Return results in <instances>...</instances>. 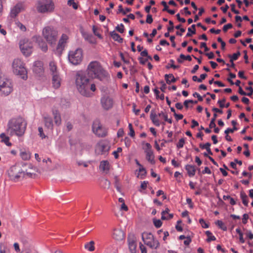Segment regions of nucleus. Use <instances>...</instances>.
I'll use <instances>...</instances> for the list:
<instances>
[{
	"label": "nucleus",
	"mask_w": 253,
	"mask_h": 253,
	"mask_svg": "<svg viewBox=\"0 0 253 253\" xmlns=\"http://www.w3.org/2000/svg\"><path fill=\"white\" fill-rule=\"evenodd\" d=\"M211 143L209 142H207L206 144H200L199 146L202 149H206L207 150L209 147H210L211 146Z\"/></svg>",
	"instance_id": "52"
},
{
	"label": "nucleus",
	"mask_w": 253,
	"mask_h": 253,
	"mask_svg": "<svg viewBox=\"0 0 253 253\" xmlns=\"http://www.w3.org/2000/svg\"><path fill=\"white\" fill-rule=\"evenodd\" d=\"M42 35L48 43L53 44L57 41L58 33L53 28L47 26L43 28Z\"/></svg>",
	"instance_id": "8"
},
{
	"label": "nucleus",
	"mask_w": 253,
	"mask_h": 253,
	"mask_svg": "<svg viewBox=\"0 0 253 253\" xmlns=\"http://www.w3.org/2000/svg\"><path fill=\"white\" fill-rule=\"evenodd\" d=\"M101 103L104 109L109 110L113 107V100L108 96H104L101 98Z\"/></svg>",
	"instance_id": "18"
},
{
	"label": "nucleus",
	"mask_w": 253,
	"mask_h": 253,
	"mask_svg": "<svg viewBox=\"0 0 253 253\" xmlns=\"http://www.w3.org/2000/svg\"><path fill=\"white\" fill-rule=\"evenodd\" d=\"M116 29L119 32L121 33L124 32V26L123 24H121L120 25H118Z\"/></svg>",
	"instance_id": "53"
},
{
	"label": "nucleus",
	"mask_w": 253,
	"mask_h": 253,
	"mask_svg": "<svg viewBox=\"0 0 253 253\" xmlns=\"http://www.w3.org/2000/svg\"><path fill=\"white\" fill-rule=\"evenodd\" d=\"M139 172L140 173L138 174V175H140L141 178H142V177L145 176L146 174V170L143 167L139 168ZM138 176H139V175H138Z\"/></svg>",
	"instance_id": "45"
},
{
	"label": "nucleus",
	"mask_w": 253,
	"mask_h": 253,
	"mask_svg": "<svg viewBox=\"0 0 253 253\" xmlns=\"http://www.w3.org/2000/svg\"><path fill=\"white\" fill-rule=\"evenodd\" d=\"M68 40V37L66 34H63L59 40V42L57 46L56 50L55 51V54L58 55H60L62 54L63 50H64L67 40Z\"/></svg>",
	"instance_id": "15"
},
{
	"label": "nucleus",
	"mask_w": 253,
	"mask_h": 253,
	"mask_svg": "<svg viewBox=\"0 0 253 253\" xmlns=\"http://www.w3.org/2000/svg\"><path fill=\"white\" fill-rule=\"evenodd\" d=\"M170 64H169L168 65H167L166 68L167 69H169V68H172L174 69H177L179 68L178 66L175 65L174 64V61L173 59H171L169 61Z\"/></svg>",
	"instance_id": "41"
},
{
	"label": "nucleus",
	"mask_w": 253,
	"mask_h": 253,
	"mask_svg": "<svg viewBox=\"0 0 253 253\" xmlns=\"http://www.w3.org/2000/svg\"><path fill=\"white\" fill-rule=\"evenodd\" d=\"M154 224L157 228H160L162 225V222L159 219L155 220H154Z\"/></svg>",
	"instance_id": "58"
},
{
	"label": "nucleus",
	"mask_w": 253,
	"mask_h": 253,
	"mask_svg": "<svg viewBox=\"0 0 253 253\" xmlns=\"http://www.w3.org/2000/svg\"><path fill=\"white\" fill-rule=\"evenodd\" d=\"M27 122L22 117L11 119L8 123L7 132L10 135L22 136L25 133Z\"/></svg>",
	"instance_id": "2"
},
{
	"label": "nucleus",
	"mask_w": 253,
	"mask_h": 253,
	"mask_svg": "<svg viewBox=\"0 0 253 253\" xmlns=\"http://www.w3.org/2000/svg\"><path fill=\"white\" fill-rule=\"evenodd\" d=\"M179 57H180V58H181L182 59L186 60L189 61H191L192 60V58L190 55L185 56L183 54H181L180 55Z\"/></svg>",
	"instance_id": "56"
},
{
	"label": "nucleus",
	"mask_w": 253,
	"mask_h": 253,
	"mask_svg": "<svg viewBox=\"0 0 253 253\" xmlns=\"http://www.w3.org/2000/svg\"><path fill=\"white\" fill-rule=\"evenodd\" d=\"M12 70L14 74L26 80L28 78L27 71L23 61L19 59H14L12 63Z\"/></svg>",
	"instance_id": "5"
},
{
	"label": "nucleus",
	"mask_w": 253,
	"mask_h": 253,
	"mask_svg": "<svg viewBox=\"0 0 253 253\" xmlns=\"http://www.w3.org/2000/svg\"><path fill=\"white\" fill-rule=\"evenodd\" d=\"M232 28V25L230 23L224 25L223 27V31L226 32L228 29Z\"/></svg>",
	"instance_id": "62"
},
{
	"label": "nucleus",
	"mask_w": 253,
	"mask_h": 253,
	"mask_svg": "<svg viewBox=\"0 0 253 253\" xmlns=\"http://www.w3.org/2000/svg\"><path fill=\"white\" fill-rule=\"evenodd\" d=\"M215 224L223 231L227 230V227L221 220H217L215 222Z\"/></svg>",
	"instance_id": "38"
},
{
	"label": "nucleus",
	"mask_w": 253,
	"mask_h": 253,
	"mask_svg": "<svg viewBox=\"0 0 253 253\" xmlns=\"http://www.w3.org/2000/svg\"><path fill=\"white\" fill-rule=\"evenodd\" d=\"M146 23H147L148 24H151L152 23V22H153V18H152V16L151 15L148 14L147 15V18H146Z\"/></svg>",
	"instance_id": "64"
},
{
	"label": "nucleus",
	"mask_w": 253,
	"mask_h": 253,
	"mask_svg": "<svg viewBox=\"0 0 253 253\" xmlns=\"http://www.w3.org/2000/svg\"><path fill=\"white\" fill-rule=\"evenodd\" d=\"M32 40L33 41L38 43L40 47L43 51L46 52L47 50V45L46 43L42 41L41 37L38 36H34Z\"/></svg>",
	"instance_id": "19"
},
{
	"label": "nucleus",
	"mask_w": 253,
	"mask_h": 253,
	"mask_svg": "<svg viewBox=\"0 0 253 253\" xmlns=\"http://www.w3.org/2000/svg\"><path fill=\"white\" fill-rule=\"evenodd\" d=\"M38 130H39V135L40 136V137L43 139V138H45L46 137V136L44 135V133H43V129L42 127H39L38 128Z\"/></svg>",
	"instance_id": "57"
},
{
	"label": "nucleus",
	"mask_w": 253,
	"mask_h": 253,
	"mask_svg": "<svg viewBox=\"0 0 253 253\" xmlns=\"http://www.w3.org/2000/svg\"><path fill=\"white\" fill-rule=\"evenodd\" d=\"M237 129L238 128L236 126H234L232 128H228L225 130L224 132L226 134H228L229 133H233L234 131L237 130Z\"/></svg>",
	"instance_id": "55"
},
{
	"label": "nucleus",
	"mask_w": 253,
	"mask_h": 253,
	"mask_svg": "<svg viewBox=\"0 0 253 253\" xmlns=\"http://www.w3.org/2000/svg\"><path fill=\"white\" fill-rule=\"evenodd\" d=\"M166 132L168 133V137L170 139L168 140H163L164 141V143H168V142H172V139H171V137L173 135L172 132L167 130Z\"/></svg>",
	"instance_id": "46"
},
{
	"label": "nucleus",
	"mask_w": 253,
	"mask_h": 253,
	"mask_svg": "<svg viewBox=\"0 0 253 253\" xmlns=\"http://www.w3.org/2000/svg\"><path fill=\"white\" fill-rule=\"evenodd\" d=\"M75 84L80 93L85 97H91L96 90L95 84L82 72H78L76 74Z\"/></svg>",
	"instance_id": "1"
},
{
	"label": "nucleus",
	"mask_w": 253,
	"mask_h": 253,
	"mask_svg": "<svg viewBox=\"0 0 253 253\" xmlns=\"http://www.w3.org/2000/svg\"><path fill=\"white\" fill-rule=\"evenodd\" d=\"M139 248L141 251V253H147L146 247L141 243H139Z\"/></svg>",
	"instance_id": "59"
},
{
	"label": "nucleus",
	"mask_w": 253,
	"mask_h": 253,
	"mask_svg": "<svg viewBox=\"0 0 253 253\" xmlns=\"http://www.w3.org/2000/svg\"><path fill=\"white\" fill-rule=\"evenodd\" d=\"M7 173L9 178L14 182L19 181L21 178L25 176V171L18 164L11 167L8 170Z\"/></svg>",
	"instance_id": "7"
},
{
	"label": "nucleus",
	"mask_w": 253,
	"mask_h": 253,
	"mask_svg": "<svg viewBox=\"0 0 253 253\" xmlns=\"http://www.w3.org/2000/svg\"><path fill=\"white\" fill-rule=\"evenodd\" d=\"M122 151V149L121 147H118L116 151H115L113 152V155L114 156L115 159H118L119 157L118 153H120Z\"/></svg>",
	"instance_id": "49"
},
{
	"label": "nucleus",
	"mask_w": 253,
	"mask_h": 253,
	"mask_svg": "<svg viewBox=\"0 0 253 253\" xmlns=\"http://www.w3.org/2000/svg\"><path fill=\"white\" fill-rule=\"evenodd\" d=\"M52 116L54 118V122L57 126H59L61 124V118L59 111L55 109L52 111Z\"/></svg>",
	"instance_id": "22"
},
{
	"label": "nucleus",
	"mask_w": 253,
	"mask_h": 253,
	"mask_svg": "<svg viewBox=\"0 0 253 253\" xmlns=\"http://www.w3.org/2000/svg\"><path fill=\"white\" fill-rule=\"evenodd\" d=\"M33 71L38 75H41L43 71V64L41 61H37L34 63Z\"/></svg>",
	"instance_id": "21"
},
{
	"label": "nucleus",
	"mask_w": 253,
	"mask_h": 253,
	"mask_svg": "<svg viewBox=\"0 0 253 253\" xmlns=\"http://www.w3.org/2000/svg\"><path fill=\"white\" fill-rule=\"evenodd\" d=\"M0 137L1 139V141L4 142L7 146L11 145V143L9 142V137L6 136L4 133H2L0 134Z\"/></svg>",
	"instance_id": "33"
},
{
	"label": "nucleus",
	"mask_w": 253,
	"mask_h": 253,
	"mask_svg": "<svg viewBox=\"0 0 253 253\" xmlns=\"http://www.w3.org/2000/svg\"><path fill=\"white\" fill-rule=\"evenodd\" d=\"M206 235L208 236V239H207V241L208 242H210L212 241H215L216 240V238L212 235V233L210 231H206L205 232Z\"/></svg>",
	"instance_id": "36"
},
{
	"label": "nucleus",
	"mask_w": 253,
	"mask_h": 253,
	"mask_svg": "<svg viewBox=\"0 0 253 253\" xmlns=\"http://www.w3.org/2000/svg\"><path fill=\"white\" fill-rule=\"evenodd\" d=\"M82 33L83 37L86 41H88L90 43L93 42L92 41V36L91 35L86 32H82Z\"/></svg>",
	"instance_id": "35"
},
{
	"label": "nucleus",
	"mask_w": 253,
	"mask_h": 253,
	"mask_svg": "<svg viewBox=\"0 0 253 253\" xmlns=\"http://www.w3.org/2000/svg\"><path fill=\"white\" fill-rule=\"evenodd\" d=\"M87 72L88 76L90 78L98 79L100 80H103L107 75V73L97 61H92L89 64Z\"/></svg>",
	"instance_id": "3"
},
{
	"label": "nucleus",
	"mask_w": 253,
	"mask_h": 253,
	"mask_svg": "<svg viewBox=\"0 0 253 253\" xmlns=\"http://www.w3.org/2000/svg\"><path fill=\"white\" fill-rule=\"evenodd\" d=\"M20 156L22 160L24 161L29 160L31 156V154L28 150H21L20 152Z\"/></svg>",
	"instance_id": "27"
},
{
	"label": "nucleus",
	"mask_w": 253,
	"mask_h": 253,
	"mask_svg": "<svg viewBox=\"0 0 253 253\" xmlns=\"http://www.w3.org/2000/svg\"><path fill=\"white\" fill-rule=\"evenodd\" d=\"M110 165L107 160L102 161L99 165L100 169L103 171L107 173L110 169Z\"/></svg>",
	"instance_id": "25"
},
{
	"label": "nucleus",
	"mask_w": 253,
	"mask_h": 253,
	"mask_svg": "<svg viewBox=\"0 0 253 253\" xmlns=\"http://www.w3.org/2000/svg\"><path fill=\"white\" fill-rule=\"evenodd\" d=\"M241 53L239 51H238L237 53H234L232 55H229L228 56L230 58V62H232L234 60H236L238 59V57L240 56Z\"/></svg>",
	"instance_id": "39"
},
{
	"label": "nucleus",
	"mask_w": 253,
	"mask_h": 253,
	"mask_svg": "<svg viewBox=\"0 0 253 253\" xmlns=\"http://www.w3.org/2000/svg\"><path fill=\"white\" fill-rule=\"evenodd\" d=\"M94 242L93 241H90L89 243H87L85 245V248L88 250L89 251L92 252L95 249L94 246Z\"/></svg>",
	"instance_id": "37"
},
{
	"label": "nucleus",
	"mask_w": 253,
	"mask_h": 253,
	"mask_svg": "<svg viewBox=\"0 0 253 253\" xmlns=\"http://www.w3.org/2000/svg\"><path fill=\"white\" fill-rule=\"evenodd\" d=\"M127 243L131 253H136V239L133 235H129L127 238Z\"/></svg>",
	"instance_id": "17"
},
{
	"label": "nucleus",
	"mask_w": 253,
	"mask_h": 253,
	"mask_svg": "<svg viewBox=\"0 0 253 253\" xmlns=\"http://www.w3.org/2000/svg\"><path fill=\"white\" fill-rule=\"evenodd\" d=\"M142 239L144 243L152 249H157L160 244L158 240H155L152 234L144 232L142 234Z\"/></svg>",
	"instance_id": "11"
},
{
	"label": "nucleus",
	"mask_w": 253,
	"mask_h": 253,
	"mask_svg": "<svg viewBox=\"0 0 253 253\" xmlns=\"http://www.w3.org/2000/svg\"><path fill=\"white\" fill-rule=\"evenodd\" d=\"M199 223H200L201 226L204 228H208L209 227V224L207 223L203 218H200L199 219Z\"/></svg>",
	"instance_id": "42"
},
{
	"label": "nucleus",
	"mask_w": 253,
	"mask_h": 253,
	"mask_svg": "<svg viewBox=\"0 0 253 253\" xmlns=\"http://www.w3.org/2000/svg\"><path fill=\"white\" fill-rule=\"evenodd\" d=\"M44 126L48 129L52 130L53 128V124L51 117L47 115L44 117Z\"/></svg>",
	"instance_id": "23"
},
{
	"label": "nucleus",
	"mask_w": 253,
	"mask_h": 253,
	"mask_svg": "<svg viewBox=\"0 0 253 253\" xmlns=\"http://www.w3.org/2000/svg\"><path fill=\"white\" fill-rule=\"evenodd\" d=\"M165 78L168 84H170L176 82V79L172 74H166Z\"/></svg>",
	"instance_id": "30"
},
{
	"label": "nucleus",
	"mask_w": 253,
	"mask_h": 253,
	"mask_svg": "<svg viewBox=\"0 0 253 253\" xmlns=\"http://www.w3.org/2000/svg\"><path fill=\"white\" fill-rule=\"evenodd\" d=\"M24 9V4L22 2H19L11 8L10 16L11 18H14L16 17L21 11Z\"/></svg>",
	"instance_id": "16"
},
{
	"label": "nucleus",
	"mask_w": 253,
	"mask_h": 253,
	"mask_svg": "<svg viewBox=\"0 0 253 253\" xmlns=\"http://www.w3.org/2000/svg\"><path fill=\"white\" fill-rule=\"evenodd\" d=\"M36 9L39 13H50L54 12L55 4L52 0H39Z\"/></svg>",
	"instance_id": "6"
},
{
	"label": "nucleus",
	"mask_w": 253,
	"mask_h": 253,
	"mask_svg": "<svg viewBox=\"0 0 253 253\" xmlns=\"http://www.w3.org/2000/svg\"><path fill=\"white\" fill-rule=\"evenodd\" d=\"M249 219V215L247 213H245L243 215L242 222L243 224H245L248 222V219Z\"/></svg>",
	"instance_id": "61"
},
{
	"label": "nucleus",
	"mask_w": 253,
	"mask_h": 253,
	"mask_svg": "<svg viewBox=\"0 0 253 253\" xmlns=\"http://www.w3.org/2000/svg\"><path fill=\"white\" fill-rule=\"evenodd\" d=\"M92 129L93 132L98 137H105L107 135V129L105 127L103 126L98 120L93 122Z\"/></svg>",
	"instance_id": "10"
},
{
	"label": "nucleus",
	"mask_w": 253,
	"mask_h": 253,
	"mask_svg": "<svg viewBox=\"0 0 253 253\" xmlns=\"http://www.w3.org/2000/svg\"><path fill=\"white\" fill-rule=\"evenodd\" d=\"M189 103H195V104H196V103H197V101H194L192 100H186L184 102V105L185 107V108H188V107H189L188 104Z\"/></svg>",
	"instance_id": "51"
},
{
	"label": "nucleus",
	"mask_w": 253,
	"mask_h": 253,
	"mask_svg": "<svg viewBox=\"0 0 253 253\" xmlns=\"http://www.w3.org/2000/svg\"><path fill=\"white\" fill-rule=\"evenodd\" d=\"M112 237L116 240H122L124 238V233L121 229L115 228L113 231Z\"/></svg>",
	"instance_id": "20"
},
{
	"label": "nucleus",
	"mask_w": 253,
	"mask_h": 253,
	"mask_svg": "<svg viewBox=\"0 0 253 253\" xmlns=\"http://www.w3.org/2000/svg\"><path fill=\"white\" fill-rule=\"evenodd\" d=\"M110 149V146L107 142L102 140L97 143L95 147V152L98 155L105 154Z\"/></svg>",
	"instance_id": "14"
},
{
	"label": "nucleus",
	"mask_w": 253,
	"mask_h": 253,
	"mask_svg": "<svg viewBox=\"0 0 253 253\" xmlns=\"http://www.w3.org/2000/svg\"><path fill=\"white\" fill-rule=\"evenodd\" d=\"M225 98H223V99L219 100L217 101V103L219 104V106L220 108H222L224 107V103L225 102Z\"/></svg>",
	"instance_id": "60"
},
{
	"label": "nucleus",
	"mask_w": 253,
	"mask_h": 253,
	"mask_svg": "<svg viewBox=\"0 0 253 253\" xmlns=\"http://www.w3.org/2000/svg\"><path fill=\"white\" fill-rule=\"evenodd\" d=\"M150 119L151 120L153 123L157 126H159L160 125L159 120L157 118V115L156 113H153V111H151L150 114Z\"/></svg>",
	"instance_id": "29"
},
{
	"label": "nucleus",
	"mask_w": 253,
	"mask_h": 253,
	"mask_svg": "<svg viewBox=\"0 0 253 253\" xmlns=\"http://www.w3.org/2000/svg\"><path fill=\"white\" fill-rule=\"evenodd\" d=\"M128 128L129 129V135L132 137H134L135 135V132L133 128L132 125L131 124L129 123L128 124Z\"/></svg>",
	"instance_id": "47"
},
{
	"label": "nucleus",
	"mask_w": 253,
	"mask_h": 253,
	"mask_svg": "<svg viewBox=\"0 0 253 253\" xmlns=\"http://www.w3.org/2000/svg\"><path fill=\"white\" fill-rule=\"evenodd\" d=\"M160 83L162 85L160 88L162 92H165L167 88V85L164 81H161Z\"/></svg>",
	"instance_id": "63"
},
{
	"label": "nucleus",
	"mask_w": 253,
	"mask_h": 253,
	"mask_svg": "<svg viewBox=\"0 0 253 253\" xmlns=\"http://www.w3.org/2000/svg\"><path fill=\"white\" fill-rule=\"evenodd\" d=\"M17 27H18L21 31L25 32L26 31V28L25 25L21 22L17 21L15 23Z\"/></svg>",
	"instance_id": "43"
},
{
	"label": "nucleus",
	"mask_w": 253,
	"mask_h": 253,
	"mask_svg": "<svg viewBox=\"0 0 253 253\" xmlns=\"http://www.w3.org/2000/svg\"><path fill=\"white\" fill-rule=\"evenodd\" d=\"M173 216V214L172 213H168L166 214V215L162 216L161 218L163 220H169L171 219Z\"/></svg>",
	"instance_id": "50"
},
{
	"label": "nucleus",
	"mask_w": 253,
	"mask_h": 253,
	"mask_svg": "<svg viewBox=\"0 0 253 253\" xmlns=\"http://www.w3.org/2000/svg\"><path fill=\"white\" fill-rule=\"evenodd\" d=\"M185 142V138H181L179 140V141L176 144V147L177 148H182L183 147L184 145Z\"/></svg>",
	"instance_id": "40"
},
{
	"label": "nucleus",
	"mask_w": 253,
	"mask_h": 253,
	"mask_svg": "<svg viewBox=\"0 0 253 253\" xmlns=\"http://www.w3.org/2000/svg\"><path fill=\"white\" fill-rule=\"evenodd\" d=\"M13 90V84L12 80L0 72V96H8Z\"/></svg>",
	"instance_id": "4"
},
{
	"label": "nucleus",
	"mask_w": 253,
	"mask_h": 253,
	"mask_svg": "<svg viewBox=\"0 0 253 253\" xmlns=\"http://www.w3.org/2000/svg\"><path fill=\"white\" fill-rule=\"evenodd\" d=\"M143 149L146 154V158L147 160L151 164H155L154 155L152 149L151 145L149 143H143Z\"/></svg>",
	"instance_id": "13"
},
{
	"label": "nucleus",
	"mask_w": 253,
	"mask_h": 253,
	"mask_svg": "<svg viewBox=\"0 0 253 253\" xmlns=\"http://www.w3.org/2000/svg\"><path fill=\"white\" fill-rule=\"evenodd\" d=\"M240 197L244 206L246 207L248 206L249 203L248 197L244 191H241L240 192Z\"/></svg>",
	"instance_id": "31"
},
{
	"label": "nucleus",
	"mask_w": 253,
	"mask_h": 253,
	"mask_svg": "<svg viewBox=\"0 0 253 253\" xmlns=\"http://www.w3.org/2000/svg\"><path fill=\"white\" fill-rule=\"evenodd\" d=\"M49 69L52 76L59 75L57 71V66L54 62L51 61L49 63Z\"/></svg>",
	"instance_id": "28"
},
{
	"label": "nucleus",
	"mask_w": 253,
	"mask_h": 253,
	"mask_svg": "<svg viewBox=\"0 0 253 253\" xmlns=\"http://www.w3.org/2000/svg\"><path fill=\"white\" fill-rule=\"evenodd\" d=\"M195 27V25L193 24L191 26V28H188V33H187L186 37H190L192 36V34H195L196 33Z\"/></svg>",
	"instance_id": "34"
},
{
	"label": "nucleus",
	"mask_w": 253,
	"mask_h": 253,
	"mask_svg": "<svg viewBox=\"0 0 253 253\" xmlns=\"http://www.w3.org/2000/svg\"><path fill=\"white\" fill-rule=\"evenodd\" d=\"M83 58V50L81 48L70 51L68 54V59L72 64H79Z\"/></svg>",
	"instance_id": "9"
},
{
	"label": "nucleus",
	"mask_w": 253,
	"mask_h": 253,
	"mask_svg": "<svg viewBox=\"0 0 253 253\" xmlns=\"http://www.w3.org/2000/svg\"><path fill=\"white\" fill-rule=\"evenodd\" d=\"M68 4L70 6H72L73 8L75 9H77L78 8V5L74 0H68Z\"/></svg>",
	"instance_id": "48"
},
{
	"label": "nucleus",
	"mask_w": 253,
	"mask_h": 253,
	"mask_svg": "<svg viewBox=\"0 0 253 253\" xmlns=\"http://www.w3.org/2000/svg\"><path fill=\"white\" fill-rule=\"evenodd\" d=\"M20 48L25 56H29L33 51V44L31 42L24 40L20 42Z\"/></svg>",
	"instance_id": "12"
},
{
	"label": "nucleus",
	"mask_w": 253,
	"mask_h": 253,
	"mask_svg": "<svg viewBox=\"0 0 253 253\" xmlns=\"http://www.w3.org/2000/svg\"><path fill=\"white\" fill-rule=\"evenodd\" d=\"M92 31L94 33V34L98 37L99 38L101 39L102 36L101 35L97 32V28L95 26H93L92 27Z\"/></svg>",
	"instance_id": "54"
},
{
	"label": "nucleus",
	"mask_w": 253,
	"mask_h": 253,
	"mask_svg": "<svg viewBox=\"0 0 253 253\" xmlns=\"http://www.w3.org/2000/svg\"><path fill=\"white\" fill-rule=\"evenodd\" d=\"M185 169L189 176L193 177L195 175L196 169L194 166L187 165L185 166Z\"/></svg>",
	"instance_id": "26"
},
{
	"label": "nucleus",
	"mask_w": 253,
	"mask_h": 253,
	"mask_svg": "<svg viewBox=\"0 0 253 253\" xmlns=\"http://www.w3.org/2000/svg\"><path fill=\"white\" fill-rule=\"evenodd\" d=\"M159 116H162L164 118L165 121L168 122L169 123H172L171 119H169L168 117V115L165 114L164 113L162 112L161 113L159 114Z\"/></svg>",
	"instance_id": "44"
},
{
	"label": "nucleus",
	"mask_w": 253,
	"mask_h": 253,
	"mask_svg": "<svg viewBox=\"0 0 253 253\" xmlns=\"http://www.w3.org/2000/svg\"><path fill=\"white\" fill-rule=\"evenodd\" d=\"M111 36L112 39L115 41H117L120 43H122L123 42V39L121 37V36L117 33L115 32H113L111 33Z\"/></svg>",
	"instance_id": "32"
},
{
	"label": "nucleus",
	"mask_w": 253,
	"mask_h": 253,
	"mask_svg": "<svg viewBox=\"0 0 253 253\" xmlns=\"http://www.w3.org/2000/svg\"><path fill=\"white\" fill-rule=\"evenodd\" d=\"M52 86L54 88H58L61 85V79L59 75H53L52 79Z\"/></svg>",
	"instance_id": "24"
}]
</instances>
